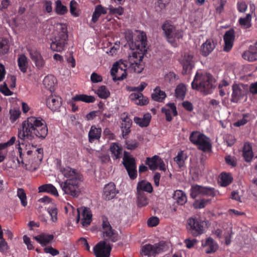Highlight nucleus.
Wrapping results in <instances>:
<instances>
[{
    "label": "nucleus",
    "mask_w": 257,
    "mask_h": 257,
    "mask_svg": "<svg viewBox=\"0 0 257 257\" xmlns=\"http://www.w3.org/2000/svg\"><path fill=\"white\" fill-rule=\"evenodd\" d=\"M57 168L64 177H75L78 175L75 170L72 169L69 167L62 168L60 161L57 162Z\"/></svg>",
    "instance_id": "nucleus-35"
},
{
    "label": "nucleus",
    "mask_w": 257,
    "mask_h": 257,
    "mask_svg": "<svg viewBox=\"0 0 257 257\" xmlns=\"http://www.w3.org/2000/svg\"><path fill=\"white\" fill-rule=\"evenodd\" d=\"M95 93L101 99H106L110 96V92L104 85H101L95 90Z\"/></svg>",
    "instance_id": "nucleus-43"
},
{
    "label": "nucleus",
    "mask_w": 257,
    "mask_h": 257,
    "mask_svg": "<svg viewBox=\"0 0 257 257\" xmlns=\"http://www.w3.org/2000/svg\"><path fill=\"white\" fill-rule=\"evenodd\" d=\"M202 245L205 248V252L207 253L214 252L218 248L217 243L210 237L208 238L205 242H202Z\"/></svg>",
    "instance_id": "nucleus-32"
},
{
    "label": "nucleus",
    "mask_w": 257,
    "mask_h": 257,
    "mask_svg": "<svg viewBox=\"0 0 257 257\" xmlns=\"http://www.w3.org/2000/svg\"><path fill=\"white\" fill-rule=\"evenodd\" d=\"M90 79L93 83H98L102 81V77L98 74L93 72L91 75Z\"/></svg>",
    "instance_id": "nucleus-63"
},
{
    "label": "nucleus",
    "mask_w": 257,
    "mask_h": 257,
    "mask_svg": "<svg viewBox=\"0 0 257 257\" xmlns=\"http://www.w3.org/2000/svg\"><path fill=\"white\" fill-rule=\"evenodd\" d=\"M16 137H13L7 142L0 143V163L4 161L7 156L8 151L6 149L8 147L12 146L16 142Z\"/></svg>",
    "instance_id": "nucleus-25"
},
{
    "label": "nucleus",
    "mask_w": 257,
    "mask_h": 257,
    "mask_svg": "<svg viewBox=\"0 0 257 257\" xmlns=\"http://www.w3.org/2000/svg\"><path fill=\"white\" fill-rule=\"evenodd\" d=\"M10 119L12 122H14L18 118H19L21 114L20 110L15 108H12L10 110Z\"/></svg>",
    "instance_id": "nucleus-54"
},
{
    "label": "nucleus",
    "mask_w": 257,
    "mask_h": 257,
    "mask_svg": "<svg viewBox=\"0 0 257 257\" xmlns=\"http://www.w3.org/2000/svg\"><path fill=\"white\" fill-rule=\"evenodd\" d=\"M162 111L165 113L166 119L168 121L172 120V117L177 114L176 107L174 103L166 104L164 107L162 108Z\"/></svg>",
    "instance_id": "nucleus-23"
},
{
    "label": "nucleus",
    "mask_w": 257,
    "mask_h": 257,
    "mask_svg": "<svg viewBox=\"0 0 257 257\" xmlns=\"http://www.w3.org/2000/svg\"><path fill=\"white\" fill-rule=\"evenodd\" d=\"M143 54L140 52H134L128 58L130 68L135 72L141 73L144 69L142 64Z\"/></svg>",
    "instance_id": "nucleus-11"
},
{
    "label": "nucleus",
    "mask_w": 257,
    "mask_h": 257,
    "mask_svg": "<svg viewBox=\"0 0 257 257\" xmlns=\"http://www.w3.org/2000/svg\"><path fill=\"white\" fill-rule=\"evenodd\" d=\"M251 16L250 14H247L244 18L239 19V23L242 28L244 29L249 28L251 26Z\"/></svg>",
    "instance_id": "nucleus-48"
},
{
    "label": "nucleus",
    "mask_w": 257,
    "mask_h": 257,
    "mask_svg": "<svg viewBox=\"0 0 257 257\" xmlns=\"http://www.w3.org/2000/svg\"><path fill=\"white\" fill-rule=\"evenodd\" d=\"M250 119V115L248 114H244L243 117L234 123V126H240L247 123Z\"/></svg>",
    "instance_id": "nucleus-60"
},
{
    "label": "nucleus",
    "mask_w": 257,
    "mask_h": 257,
    "mask_svg": "<svg viewBox=\"0 0 257 257\" xmlns=\"http://www.w3.org/2000/svg\"><path fill=\"white\" fill-rule=\"evenodd\" d=\"M78 213L77 222L81 220L82 226H87L92 221V214L90 209L87 207H81L77 209Z\"/></svg>",
    "instance_id": "nucleus-17"
},
{
    "label": "nucleus",
    "mask_w": 257,
    "mask_h": 257,
    "mask_svg": "<svg viewBox=\"0 0 257 257\" xmlns=\"http://www.w3.org/2000/svg\"><path fill=\"white\" fill-rule=\"evenodd\" d=\"M18 149L20 157L17 159L19 164L21 163L26 166H31L35 169L41 162L43 158V150L36 148L30 143H19L16 146Z\"/></svg>",
    "instance_id": "nucleus-2"
},
{
    "label": "nucleus",
    "mask_w": 257,
    "mask_h": 257,
    "mask_svg": "<svg viewBox=\"0 0 257 257\" xmlns=\"http://www.w3.org/2000/svg\"><path fill=\"white\" fill-rule=\"evenodd\" d=\"M162 29L168 41L173 46H176L177 42L183 37V32L176 29L170 22H166L162 26Z\"/></svg>",
    "instance_id": "nucleus-6"
},
{
    "label": "nucleus",
    "mask_w": 257,
    "mask_h": 257,
    "mask_svg": "<svg viewBox=\"0 0 257 257\" xmlns=\"http://www.w3.org/2000/svg\"><path fill=\"white\" fill-rule=\"evenodd\" d=\"M111 246L106 241H101L93 248L96 257H109Z\"/></svg>",
    "instance_id": "nucleus-15"
},
{
    "label": "nucleus",
    "mask_w": 257,
    "mask_h": 257,
    "mask_svg": "<svg viewBox=\"0 0 257 257\" xmlns=\"http://www.w3.org/2000/svg\"><path fill=\"white\" fill-rule=\"evenodd\" d=\"M28 51L36 67L39 69H42L45 65V61L40 52L35 47L28 48Z\"/></svg>",
    "instance_id": "nucleus-18"
},
{
    "label": "nucleus",
    "mask_w": 257,
    "mask_h": 257,
    "mask_svg": "<svg viewBox=\"0 0 257 257\" xmlns=\"http://www.w3.org/2000/svg\"><path fill=\"white\" fill-rule=\"evenodd\" d=\"M9 50L8 41L7 39H0V54H4Z\"/></svg>",
    "instance_id": "nucleus-58"
},
{
    "label": "nucleus",
    "mask_w": 257,
    "mask_h": 257,
    "mask_svg": "<svg viewBox=\"0 0 257 257\" xmlns=\"http://www.w3.org/2000/svg\"><path fill=\"white\" fill-rule=\"evenodd\" d=\"M116 194L115 186L113 183L106 185L103 189V196L105 199L110 200L114 197Z\"/></svg>",
    "instance_id": "nucleus-27"
},
{
    "label": "nucleus",
    "mask_w": 257,
    "mask_h": 257,
    "mask_svg": "<svg viewBox=\"0 0 257 257\" xmlns=\"http://www.w3.org/2000/svg\"><path fill=\"white\" fill-rule=\"evenodd\" d=\"M152 191L153 188L150 183L145 181H142L138 183L137 186L138 193L143 192V191L151 193Z\"/></svg>",
    "instance_id": "nucleus-42"
},
{
    "label": "nucleus",
    "mask_w": 257,
    "mask_h": 257,
    "mask_svg": "<svg viewBox=\"0 0 257 257\" xmlns=\"http://www.w3.org/2000/svg\"><path fill=\"white\" fill-rule=\"evenodd\" d=\"M138 203L140 207H143L148 204V201L144 192L138 193Z\"/></svg>",
    "instance_id": "nucleus-53"
},
{
    "label": "nucleus",
    "mask_w": 257,
    "mask_h": 257,
    "mask_svg": "<svg viewBox=\"0 0 257 257\" xmlns=\"http://www.w3.org/2000/svg\"><path fill=\"white\" fill-rule=\"evenodd\" d=\"M204 222L197 218H190L188 220L187 228L191 230L194 236H197L203 232Z\"/></svg>",
    "instance_id": "nucleus-16"
},
{
    "label": "nucleus",
    "mask_w": 257,
    "mask_h": 257,
    "mask_svg": "<svg viewBox=\"0 0 257 257\" xmlns=\"http://www.w3.org/2000/svg\"><path fill=\"white\" fill-rule=\"evenodd\" d=\"M18 63L21 71L23 73H25L27 70L28 65V60L26 56L23 54L21 55L19 57Z\"/></svg>",
    "instance_id": "nucleus-45"
},
{
    "label": "nucleus",
    "mask_w": 257,
    "mask_h": 257,
    "mask_svg": "<svg viewBox=\"0 0 257 257\" xmlns=\"http://www.w3.org/2000/svg\"><path fill=\"white\" fill-rule=\"evenodd\" d=\"M159 222V219L157 217H150L147 222L148 225L150 227H154L158 224Z\"/></svg>",
    "instance_id": "nucleus-64"
},
{
    "label": "nucleus",
    "mask_w": 257,
    "mask_h": 257,
    "mask_svg": "<svg viewBox=\"0 0 257 257\" xmlns=\"http://www.w3.org/2000/svg\"><path fill=\"white\" fill-rule=\"evenodd\" d=\"M127 66L126 62L121 60L114 63L110 70L114 81L121 80L126 78Z\"/></svg>",
    "instance_id": "nucleus-9"
},
{
    "label": "nucleus",
    "mask_w": 257,
    "mask_h": 257,
    "mask_svg": "<svg viewBox=\"0 0 257 257\" xmlns=\"http://www.w3.org/2000/svg\"><path fill=\"white\" fill-rule=\"evenodd\" d=\"M122 163L127 170L129 177H136L137 170L135 159L129 153L124 152Z\"/></svg>",
    "instance_id": "nucleus-13"
},
{
    "label": "nucleus",
    "mask_w": 257,
    "mask_h": 257,
    "mask_svg": "<svg viewBox=\"0 0 257 257\" xmlns=\"http://www.w3.org/2000/svg\"><path fill=\"white\" fill-rule=\"evenodd\" d=\"M46 98V105L52 111L58 110L61 105V99L58 96L50 92Z\"/></svg>",
    "instance_id": "nucleus-20"
},
{
    "label": "nucleus",
    "mask_w": 257,
    "mask_h": 257,
    "mask_svg": "<svg viewBox=\"0 0 257 257\" xmlns=\"http://www.w3.org/2000/svg\"><path fill=\"white\" fill-rule=\"evenodd\" d=\"M122 122L121 124V128L122 130L123 135H126L130 132V128L132 125V121L127 115L121 117Z\"/></svg>",
    "instance_id": "nucleus-40"
},
{
    "label": "nucleus",
    "mask_w": 257,
    "mask_h": 257,
    "mask_svg": "<svg viewBox=\"0 0 257 257\" xmlns=\"http://www.w3.org/2000/svg\"><path fill=\"white\" fill-rule=\"evenodd\" d=\"M145 163L152 171H155L158 169L165 173L167 171L165 163L158 155L147 158Z\"/></svg>",
    "instance_id": "nucleus-12"
},
{
    "label": "nucleus",
    "mask_w": 257,
    "mask_h": 257,
    "mask_svg": "<svg viewBox=\"0 0 257 257\" xmlns=\"http://www.w3.org/2000/svg\"><path fill=\"white\" fill-rule=\"evenodd\" d=\"M72 100L75 101H81L86 103H91L93 102L95 99L93 96L85 94H79L74 96L72 98Z\"/></svg>",
    "instance_id": "nucleus-46"
},
{
    "label": "nucleus",
    "mask_w": 257,
    "mask_h": 257,
    "mask_svg": "<svg viewBox=\"0 0 257 257\" xmlns=\"http://www.w3.org/2000/svg\"><path fill=\"white\" fill-rule=\"evenodd\" d=\"M55 4L56 11L57 14L60 15H64L67 12V8L62 5L61 2L60 0H57Z\"/></svg>",
    "instance_id": "nucleus-56"
},
{
    "label": "nucleus",
    "mask_w": 257,
    "mask_h": 257,
    "mask_svg": "<svg viewBox=\"0 0 257 257\" xmlns=\"http://www.w3.org/2000/svg\"><path fill=\"white\" fill-rule=\"evenodd\" d=\"M131 100L137 105H144L148 103V100L141 93H133L130 95Z\"/></svg>",
    "instance_id": "nucleus-34"
},
{
    "label": "nucleus",
    "mask_w": 257,
    "mask_h": 257,
    "mask_svg": "<svg viewBox=\"0 0 257 257\" xmlns=\"http://www.w3.org/2000/svg\"><path fill=\"white\" fill-rule=\"evenodd\" d=\"M215 47V43L211 39H208L202 44L200 50L201 53L202 55L207 56L212 52Z\"/></svg>",
    "instance_id": "nucleus-26"
},
{
    "label": "nucleus",
    "mask_w": 257,
    "mask_h": 257,
    "mask_svg": "<svg viewBox=\"0 0 257 257\" xmlns=\"http://www.w3.org/2000/svg\"><path fill=\"white\" fill-rule=\"evenodd\" d=\"M47 134L45 121L40 117L31 116L22 122L18 136L21 140L32 141L36 138L44 139Z\"/></svg>",
    "instance_id": "nucleus-1"
},
{
    "label": "nucleus",
    "mask_w": 257,
    "mask_h": 257,
    "mask_svg": "<svg viewBox=\"0 0 257 257\" xmlns=\"http://www.w3.org/2000/svg\"><path fill=\"white\" fill-rule=\"evenodd\" d=\"M231 229L229 228L226 231H222L220 229H217L215 230L214 234L219 238L224 237L225 242L227 244L230 242V238L231 236Z\"/></svg>",
    "instance_id": "nucleus-39"
},
{
    "label": "nucleus",
    "mask_w": 257,
    "mask_h": 257,
    "mask_svg": "<svg viewBox=\"0 0 257 257\" xmlns=\"http://www.w3.org/2000/svg\"><path fill=\"white\" fill-rule=\"evenodd\" d=\"M232 178H217L218 184L221 187H226L231 183Z\"/></svg>",
    "instance_id": "nucleus-62"
},
{
    "label": "nucleus",
    "mask_w": 257,
    "mask_h": 257,
    "mask_svg": "<svg viewBox=\"0 0 257 257\" xmlns=\"http://www.w3.org/2000/svg\"><path fill=\"white\" fill-rule=\"evenodd\" d=\"M111 156L113 160H117L121 157L122 154V148L118 143H112L109 147Z\"/></svg>",
    "instance_id": "nucleus-24"
},
{
    "label": "nucleus",
    "mask_w": 257,
    "mask_h": 257,
    "mask_svg": "<svg viewBox=\"0 0 257 257\" xmlns=\"http://www.w3.org/2000/svg\"><path fill=\"white\" fill-rule=\"evenodd\" d=\"M191 84L193 89H197L204 92L205 94L211 93L215 87V81L210 74H202L198 72L196 74Z\"/></svg>",
    "instance_id": "nucleus-4"
},
{
    "label": "nucleus",
    "mask_w": 257,
    "mask_h": 257,
    "mask_svg": "<svg viewBox=\"0 0 257 257\" xmlns=\"http://www.w3.org/2000/svg\"><path fill=\"white\" fill-rule=\"evenodd\" d=\"M77 3L74 1H71L70 3V11L72 16L77 17L79 16V11L77 8Z\"/></svg>",
    "instance_id": "nucleus-55"
},
{
    "label": "nucleus",
    "mask_w": 257,
    "mask_h": 257,
    "mask_svg": "<svg viewBox=\"0 0 257 257\" xmlns=\"http://www.w3.org/2000/svg\"><path fill=\"white\" fill-rule=\"evenodd\" d=\"M64 193L72 197L78 196L80 190L77 178H67L65 180H57Z\"/></svg>",
    "instance_id": "nucleus-5"
},
{
    "label": "nucleus",
    "mask_w": 257,
    "mask_h": 257,
    "mask_svg": "<svg viewBox=\"0 0 257 257\" xmlns=\"http://www.w3.org/2000/svg\"><path fill=\"white\" fill-rule=\"evenodd\" d=\"M235 39V33L233 29L226 31L224 35V46L223 50L225 52L230 51L233 45Z\"/></svg>",
    "instance_id": "nucleus-21"
},
{
    "label": "nucleus",
    "mask_w": 257,
    "mask_h": 257,
    "mask_svg": "<svg viewBox=\"0 0 257 257\" xmlns=\"http://www.w3.org/2000/svg\"><path fill=\"white\" fill-rule=\"evenodd\" d=\"M183 66V73H187L192 68L194 63L193 54L192 52L185 53L180 59Z\"/></svg>",
    "instance_id": "nucleus-19"
},
{
    "label": "nucleus",
    "mask_w": 257,
    "mask_h": 257,
    "mask_svg": "<svg viewBox=\"0 0 257 257\" xmlns=\"http://www.w3.org/2000/svg\"><path fill=\"white\" fill-rule=\"evenodd\" d=\"M190 195L193 198L201 196L213 197L215 195V192L212 188L195 185L192 186Z\"/></svg>",
    "instance_id": "nucleus-14"
},
{
    "label": "nucleus",
    "mask_w": 257,
    "mask_h": 257,
    "mask_svg": "<svg viewBox=\"0 0 257 257\" xmlns=\"http://www.w3.org/2000/svg\"><path fill=\"white\" fill-rule=\"evenodd\" d=\"M243 156L246 162L251 161L253 156L251 146L247 143H245L244 145Z\"/></svg>",
    "instance_id": "nucleus-41"
},
{
    "label": "nucleus",
    "mask_w": 257,
    "mask_h": 257,
    "mask_svg": "<svg viewBox=\"0 0 257 257\" xmlns=\"http://www.w3.org/2000/svg\"><path fill=\"white\" fill-rule=\"evenodd\" d=\"M245 94L244 87L242 84H234L232 86L231 101L237 102Z\"/></svg>",
    "instance_id": "nucleus-22"
},
{
    "label": "nucleus",
    "mask_w": 257,
    "mask_h": 257,
    "mask_svg": "<svg viewBox=\"0 0 257 257\" xmlns=\"http://www.w3.org/2000/svg\"><path fill=\"white\" fill-rule=\"evenodd\" d=\"M186 91V85L183 83L179 84L175 89V96L177 99L182 100L185 98Z\"/></svg>",
    "instance_id": "nucleus-38"
},
{
    "label": "nucleus",
    "mask_w": 257,
    "mask_h": 257,
    "mask_svg": "<svg viewBox=\"0 0 257 257\" xmlns=\"http://www.w3.org/2000/svg\"><path fill=\"white\" fill-rule=\"evenodd\" d=\"M151 119V115L148 113L144 115L143 117H135L134 121L141 127H145L149 125Z\"/></svg>",
    "instance_id": "nucleus-36"
},
{
    "label": "nucleus",
    "mask_w": 257,
    "mask_h": 257,
    "mask_svg": "<svg viewBox=\"0 0 257 257\" xmlns=\"http://www.w3.org/2000/svg\"><path fill=\"white\" fill-rule=\"evenodd\" d=\"M186 159V155L183 152L181 151L179 152L177 156L174 158V161L179 167L181 168L184 166L185 161Z\"/></svg>",
    "instance_id": "nucleus-49"
},
{
    "label": "nucleus",
    "mask_w": 257,
    "mask_h": 257,
    "mask_svg": "<svg viewBox=\"0 0 257 257\" xmlns=\"http://www.w3.org/2000/svg\"><path fill=\"white\" fill-rule=\"evenodd\" d=\"M47 211L51 217V220L53 222H56L58 219V210L57 208L54 206H50L48 207Z\"/></svg>",
    "instance_id": "nucleus-50"
},
{
    "label": "nucleus",
    "mask_w": 257,
    "mask_h": 257,
    "mask_svg": "<svg viewBox=\"0 0 257 257\" xmlns=\"http://www.w3.org/2000/svg\"><path fill=\"white\" fill-rule=\"evenodd\" d=\"M170 0H157L155 3L157 10H164L166 6L170 3Z\"/></svg>",
    "instance_id": "nucleus-61"
},
{
    "label": "nucleus",
    "mask_w": 257,
    "mask_h": 257,
    "mask_svg": "<svg viewBox=\"0 0 257 257\" xmlns=\"http://www.w3.org/2000/svg\"><path fill=\"white\" fill-rule=\"evenodd\" d=\"M174 197L176 200L177 203L180 205H183L187 202V197L182 191H176Z\"/></svg>",
    "instance_id": "nucleus-47"
},
{
    "label": "nucleus",
    "mask_w": 257,
    "mask_h": 257,
    "mask_svg": "<svg viewBox=\"0 0 257 257\" xmlns=\"http://www.w3.org/2000/svg\"><path fill=\"white\" fill-rule=\"evenodd\" d=\"M257 47L251 46L249 50L245 51L242 54V57L244 59L249 61H253L257 59Z\"/></svg>",
    "instance_id": "nucleus-31"
},
{
    "label": "nucleus",
    "mask_w": 257,
    "mask_h": 257,
    "mask_svg": "<svg viewBox=\"0 0 257 257\" xmlns=\"http://www.w3.org/2000/svg\"><path fill=\"white\" fill-rule=\"evenodd\" d=\"M189 140L194 145H197L200 150L206 151L211 149L209 139L199 131H193L190 135Z\"/></svg>",
    "instance_id": "nucleus-7"
},
{
    "label": "nucleus",
    "mask_w": 257,
    "mask_h": 257,
    "mask_svg": "<svg viewBox=\"0 0 257 257\" xmlns=\"http://www.w3.org/2000/svg\"><path fill=\"white\" fill-rule=\"evenodd\" d=\"M102 224L100 231L105 237L112 242H115L118 240V234L115 230L112 228L108 219L105 216H102Z\"/></svg>",
    "instance_id": "nucleus-10"
},
{
    "label": "nucleus",
    "mask_w": 257,
    "mask_h": 257,
    "mask_svg": "<svg viewBox=\"0 0 257 257\" xmlns=\"http://www.w3.org/2000/svg\"><path fill=\"white\" fill-rule=\"evenodd\" d=\"M34 238L42 246H45L49 244L53 239L54 236L52 234L42 233L34 236Z\"/></svg>",
    "instance_id": "nucleus-33"
},
{
    "label": "nucleus",
    "mask_w": 257,
    "mask_h": 257,
    "mask_svg": "<svg viewBox=\"0 0 257 257\" xmlns=\"http://www.w3.org/2000/svg\"><path fill=\"white\" fill-rule=\"evenodd\" d=\"M210 200L209 199H201L196 200L194 203V206L196 208H203L209 203Z\"/></svg>",
    "instance_id": "nucleus-57"
},
{
    "label": "nucleus",
    "mask_w": 257,
    "mask_h": 257,
    "mask_svg": "<svg viewBox=\"0 0 257 257\" xmlns=\"http://www.w3.org/2000/svg\"><path fill=\"white\" fill-rule=\"evenodd\" d=\"M107 13V8L103 7L101 5H97L92 16L91 21L95 23L102 15H105Z\"/></svg>",
    "instance_id": "nucleus-29"
},
{
    "label": "nucleus",
    "mask_w": 257,
    "mask_h": 257,
    "mask_svg": "<svg viewBox=\"0 0 257 257\" xmlns=\"http://www.w3.org/2000/svg\"><path fill=\"white\" fill-rule=\"evenodd\" d=\"M17 196L21 200V203L22 206H23L24 207L26 206L28 202L27 200L26 194L25 192L24 189L22 188H19L18 189Z\"/></svg>",
    "instance_id": "nucleus-51"
},
{
    "label": "nucleus",
    "mask_w": 257,
    "mask_h": 257,
    "mask_svg": "<svg viewBox=\"0 0 257 257\" xmlns=\"http://www.w3.org/2000/svg\"><path fill=\"white\" fill-rule=\"evenodd\" d=\"M40 192H47L55 196H58L59 194L57 189L52 184H47L43 185L39 187Z\"/></svg>",
    "instance_id": "nucleus-37"
},
{
    "label": "nucleus",
    "mask_w": 257,
    "mask_h": 257,
    "mask_svg": "<svg viewBox=\"0 0 257 257\" xmlns=\"http://www.w3.org/2000/svg\"><path fill=\"white\" fill-rule=\"evenodd\" d=\"M167 249L168 247L164 242L155 244H147L142 246L141 254L143 257H155Z\"/></svg>",
    "instance_id": "nucleus-8"
},
{
    "label": "nucleus",
    "mask_w": 257,
    "mask_h": 257,
    "mask_svg": "<svg viewBox=\"0 0 257 257\" xmlns=\"http://www.w3.org/2000/svg\"><path fill=\"white\" fill-rule=\"evenodd\" d=\"M147 84L146 82H142L141 84L138 87L135 86H127V90L129 91H137L138 93H141L147 86Z\"/></svg>",
    "instance_id": "nucleus-59"
},
{
    "label": "nucleus",
    "mask_w": 257,
    "mask_h": 257,
    "mask_svg": "<svg viewBox=\"0 0 257 257\" xmlns=\"http://www.w3.org/2000/svg\"><path fill=\"white\" fill-rule=\"evenodd\" d=\"M166 97L165 92L161 90L159 87H156L152 94L153 99L157 101H162Z\"/></svg>",
    "instance_id": "nucleus-44"
},
{
    "label": "nucleus",
    "mask_w": 257,
    "mask_h": 257,
    "mask_svg": "<svg viewBox=\"0 0 257 257\" xmlns=\"http://www.w3.org/2000/svg\"><path fill=\"white\" fill-rule=\"evenodd\" d=\"M67 26L65 24L57 23L54 26V38L51 49L54 51L62 52L67 43Z\"/></svg>",
    "instance_id": "nucleus-3"
},
{
    "label": "nucleus",
    "mask_w": 257,
    "mask_h": 257,
    "mask_svg": "<svg viewBox=\"0 0 257 257\" xmlns=\"http://www.w3.org/2000/svg\"><path fill=\"white\" fill-rule=\"evenodd\" d=\"M101 134V129L93 125L91 127L88 133V138L90 143H92L96 140H99Z\"/></svg>",
    "instance_id": "nucleus-30"
},
{
    "label": "nucleus",
    "mask_w": 257,
    "mask_h": 257,
    "mask_svg": "<svg viewBox=\"0 0 257 257\" xmlns=\"http://www.w3.org/2000/svg\"><path fill=\"white\" fill-rule=\"evenodd\" d=\"M108 10L110 15H117L119 16L122 15L124 12L123 8L120 6L114 8L112 6H109L107 8Z\"/></svg>",
    "instance_id": "nucleus-52"
},
{
    "label": "nucleus",
    "mask_w": 257,
    "mask_h": 257,
    "mask_svg": "<svg viewBox=\"0 0 257 257\" xmlns=\"http://www.w3.org/2000/svg\"><path fill=\"white\" fill-rule=\"evenodd\" d=\"M43 84L46 88L50 90V92H52L57 84L56 78L52 75H48L44 78Z\"/></svg>",
    "instance_id": "nucleus-28"
}]
</instances>
